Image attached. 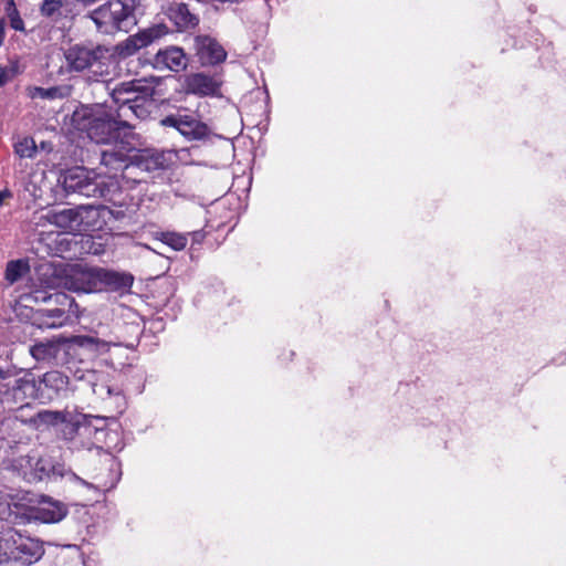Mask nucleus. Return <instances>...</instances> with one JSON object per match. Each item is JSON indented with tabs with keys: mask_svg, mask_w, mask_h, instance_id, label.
<instances>
[{
	"mask_svg": "<svg viewBox=\"0 0 566 566\" xmlns=\"http://www.w3.org/2000/svg\"><path fill=\"white\" fill-rule=\"evenodd\" d=\"M12 551L13 560L25 565L33 564L43 555V547L39 541L22 537L20 534H18L17 542Z\"/></svg>",
	"mask_w": 566,
	"mask_h": 566,
	"instance_id": "nucleus-12",
	"label": "nucleus"
},
{
	"mask_svg": "<svg viewBox=\"0 0 566 566\" xmlns=\"http://www.w3.org/2000/svg\"><path fill=\"white\" fill-rule=\"evenodd\" d=\"M168 19L177 27L178 30L185 31L195 28L199 19L190 12L188 6L182 2H172L166 10Z\"/></svg>",
	"mask_w": 566,
	"mask_h": 566,
	"instance_id": "nucleus-15",
	"label": "nucleus"
},
{
	"mask_svg": "<svg viewBox=\"0 0 566 566\" xmlns=\"http://www.w3.org/2000/svg\"><path fill=\"white\" fill-rule=\"evenodd\" d=\"M4 11L10 21V27L15 30L23 32L25 30L24 22L17 9L14 0H4Z\"/></svg>",
	"mask_w": 566,
	"mask_h": 566,
	"instance_id": "nucleus-28",
	"label": "nucleus"
},
{
	"mask_svg": "<svg viewBox=\"0 0 566 566\" xmlns=\"http://www.w3.org/2000/svg\"><path fill=\"white\" fill-rule=\"evenodd\" d=\"M28 298H33L35 302H54L59 305H65L66 303L72 304V301L64 293L48 294L43 291H34Z\"/></svg>",
	"mask_w": 566,
	"mask_h": 566,
	"instance_id": "nucleus-30",
	"label": "nucleus"
},
{
	"mask_svg": "<svg viewBox=\"0 0 566 566\" xmlns=\"http://www.w3.org/2000/svg\"><path fill=\"white\" fill-rule=\"evenodd\" d=\"M61 352L66 353L65 342L59 339H49L45 342H39L32 345L29 349L30 355L36 361H51L57 359Z\"/></svg>",
	"mask_w": 566,
	"mask_h": 566,
	"instance_id": "nucleus-17",
	"label": "nucleus"
},
{
	"mask_svg": "<svg viewBox=\"0 0 566 566\" xmlns=\"http://www.w3.org/2000/svg\"><path fill=\"white\" fill-rule=\"evenodd\" d=\"M155 239L161 241L175 251L184 250L188 242L187 234L170 231L158 232L155 234Z\"/></svg>",
	"mask_w": 566,
	"mask_h": 566,
	"instance_id": "nucleus-25",
	"label": "nucleus"
},
{
	"mask_svg": "<svg viewBox=\"0 0 566 566\" xmlns=\"http://www.w3.org/2000/svg\"><path fill=\"white\" fill-rule=\"evenodd\" d=\"M219 90L220 82L210 75L196 73L187 76L186 78L187 93L198 96H211L217 95Z\"/></svg>",
	"mask_w": 566,
	"mask_h": 566,
	"instance_id": "nucleus-13",
	"label": "nucleus"
},
{
	"mask_svg": "<svg viewBox=\"0 0 566 566\" xmlns=\"http://www.w3.org/2000/svg\"><path fill=\"white\" fill-rule=\"evenodd\" d=\"M187 56L179 46H168L159 50L153 57L151 64L158 71L169 70L179 72L187 66Z\"/></svg>",
	"mask_w": 566,
	"mask_h": 566,
	"instance_id": "nucleus-10",
	"label": "nucleus"
},
{
	"mask_svg": "<svg viewBox=\"0 0 566 566\" xmlns=\"http://www.w3.org/2000/svg\"><path fill=\"white\" fill-rule=\"evenodd\" d=\"M136 159L137 165L148 171L164 167L163 158L159 155L142 153L136 157Z\"/></svg>",
	"mask_w": 566,
	"mask_h": 566,
	"instance_id": "nucleus-33",
	"label": "nucleus"
},
{
	"mask_svg": "<svg viewBox=\"0 0 566 566\" xmlns=\"http://www.w3.org/2000/svg\"><path fill=\"white\" fill-rule=\"evenodd\" d=\"M128 148L117 147L115 144L114 147L102 151L101 163L106 168H109L111 171L117 172L122 169L128 168Z\"/></svg>",
	"mask_w": 566,
	"mask_h": 566,
	"instance_id": "nucleus-20",
	"label": "nucleus"
},
{
	"mask_svg": "<svg viewBox=\"0 0 566 566\" xmlns=\"http://www.w3.org/2000/svg\"><path fill=\"white\" fill-rule=\"evenodd\" d=\"M84 119L86 123L83 124V128L88 138L96 144H117L119 129L127 127L117 115L114 116L102 107L85 114Z\"/></svg>",
	"mask_w": 566,
	"mask_h": 566,
	"instance_id": "nucleus-5",
	"label": "nucleus"
},
{
	"mask_svg": "<svg viewBox=\"0 0 566 566\" xmlns=\"http://www.w3.org/2000/svg\"><path fill=\"white\" fill-rule=\"evenodd\" d=\"M72 478L75 479L76 481H78L80 483H82L83 485H90L86 481L80 479L78 476H76L75 474L72 473Z\"/></svg>",
	"mask_w": 566,
	"mask_h": 566,
	"instance_id": "nucleus-37",
	"label": "nucleus"
},
{
	"mask_svg": "<svg viewBox=\"0 0 566 566\" xmlns=\"http://www.w3.org/2000/svg\"><path fill=\"white\" fill-rule=\"evenodd\" d=\"M29 271V265L22 260L10 261L6 269V280L13 284Z\"/></svg>",
	"mask_w": 566,
	"mask_h": 566,
	"instance_id": "nucleus-27",
	"label": "nucleus"
},
{
	"mask_svg": "<svg viewBox=\"0 0 566 566\" xmlns=\"http://www.w3.org/2000/svg\"><path fill=\"white\" fill-rule=\"evenodd\" d=\"M29 96L32 99L42 98V99H62L70 94V90L64 86H52V87H30L28 90Z\"/></svg>",
	"mask_w": 566,
	"mask_h": 566,
	"instance_id": "nucleus-22",
	"label": "nucleus"
},
{
	"mask_svg": "<svg viewBox=\"0 0 566 566\" xmlns=\"http://www.w3.org/2000/svg\"><path fill=\"white\" fill-rule=\"evenodd\" d=\"M88 17L104 34L127 31L135 24L134 8L129 1L109 0L93 10Z\"/></svg>",
	"mask_w": 566,
	"mask_h": 566,
	"instance_id": "nucleus-4",
	"label": "nucleus"
},
{
	"mask_svg": "<svg viewBox=\"0 0 566 566\" xmlns=\"http://www.w3.org/2000/svg\"><path fill=\"white\" fill-rule=\"evenodd\" d=\"M38 316L41 325L48 328L61 327L65 321V312L62 308L41 310Z\"/></svg>",
	"mask_w": 566,
	"mask_h": 566,
	"instance_id": "nucleus-24",
	"label": "nucleus"
},
{
	"mask_svg": "<svg viewBox=\"0 0 566 566\" xmlns=\"http://www.w3.org/2000/svg\"><path fill=\"white\" fill-rule=\"evenodd\" d=\"M166 127L176 128L188 139H201L208 135V127L193 114L177 113L160 120Z\"/></svg>",
	"mask_w": 566,
	"mask_h": 566,
	"instance_id": "nucleus-9",
	"label": "nucleus"
},
{
	"mask_svg": "<svg viewBox=\"0 0 566 566\" xmlns=\"http://www.w3.org/2000/svg\"><path fill=\"white\" fill-rule=\"evenodd\" d=\"M6 513H7V511H6V510L0 511V515H1V516H4V515H6Z\"/></svg>",
	"mask_w": 566,
	"mask_h": 566,
	"instance_id": "nucleus-38",
	"label": "nucleus"
},
{
	"mask_svg": "<svg viewBox=\"0 0 566 566\" xmlns=\"http://www.w3.org/2000/svg\"><path fill=\"white\" fill-rule=\"evenodd\" d=\"M6 36V22L3 19L0 20V46L2 45Z\"/></svg>",
	"mask_w": 566,
	"mask_h": 566,
	"instance_id": "nucleus-36",
	"label": "nucleus"
},
{
	"mask_svg": "<svg viewBox=\"0 0 566 566\" xmlns=\"http://www.w3.org/2000/svg\"><path fill=\"white\" fill-rule=\"evenodd\" d=\"M134 277L129 273H120L102 269L101 291H126L133 285Z\"/></svg>",
	"mask_w": 566,
	"mask_h": 566,
	"instance_id": "nucleus-21",
	"label": "nucleus"
},
{
	"mask_svg": "<svg viewBox=\"0 0 566 566\" xmlns=\"http://www.w3.org/2000/svg\"><path fill=\"white\" fill-rule=\"evenodd\" d=\"M66 66L70 71L83 72L88 70L92 73L90 78L105 81L109 74L107 71L111 61L109 51L102 45L75 44L64 53Z\"/></svg>",
	"mask_w": 566,
	"mask_h": 566,
	"instance_id": "nucleus-3",
	"label": "nucleus"
},
{
	"mask_svg": "<svg viewBox=\"0 0 566 566\" xmlns=\"http://www.w3.org/2000/svg\"><path fill=\"white\" fill-rule=\"evenodd\" d=\"M12 76L10 75V71L6 70L4 66H0V87L8 83Z\"/></svg>",
	"mask_w": 566,
	"mask_h": 566,
	"instance_id": "nucleus-35",
	"label": "nucleus"
},
{
	"mask_svg": "<svg viewBox=\"0 0 566 566\" xmlns=\"http://www.w3.org/2000/svg\"><path fill=\"white\" fill-rule=\"evenodd\" d=\"M41 283L49 289L65 287L75 292L101 291L102 269L84 268L82 265L71 266L64 270L65 275L52 264H42L39 269Z\"/></svg>",
	"mask_w": 566,
	"mask_h": 566,
	"instance_id": "nucleus-2",
	"label": "nucleus"
},
{
	"mask_svg": "<svg viewBox=\"0 0 566 566\" xmlns=\"http://www.w3.org/2000/svg\"><path fill=\"white\" fill-rule=\"evenodd\" d=\"M169 32L167 25L154 24L149 28L143 29L139 32L129 35L126 40L118 43L116 51L122 57H128L134 55L139 50L151 45L159 41L161 38L167 35Z\"/></svg>",
	"mask_w": 566,
	"mask_h": 566,
	"instance_id": "nucleus-8",
	"label": "nucleus"
},
{
	"mask_svg": "<svg viewBox=\"0 0 566 566\" xmlns=\"http://www.w3.org/2000/svg\"><path fill=\"white\" fill-rule=\"evenodd\" d=\"M39 426H55L65 421V415L61 411L44 410L36 415Z\"/></svg>",
	"mask_w": 566,
	"mask_h": 566,
	"instance_id": "nucleus-31",
	"label": "nucleus"
},
{
	"mask_svg": "<svg viewBox=\"0 0 566 566\" xmlns=\"http://www.w3.org/2000/svg\"><path fill=\"white\" fill-rule=\"evenodd\" d=\"M14 153L20 158H33L36 154V145L33 138L24 137L14 144Z\"/></svg>",
	"mask_w": 566,
	"mask_h": 566,
	"instance_id": "nucleus-32",
	"label": "nucleus"
},
{
	"mask_svg": "<svg viewBox=\"0 0 566 566\" xmlns=\"http://www.w3.org/2000/svg\"><path fill=\"white\" fill-rule=\"evenodd\" d=\"M12 392L14 399L18 401L25 399H44V390H41L40 381L38 382L30 374L14 381Z\"/></svg>",
	"mask_w": 566,
	"mask_h": 566,
	"instance_id": "nucleus-16",
	"label": "nucleus"
},
{
	"mask_svg": "<svg viewBox=\"0 0 566 566\" xmlns=\"http://www.w3.org/2000/svg\"><path fill=\"white\" fill-rule=\"evenodd\" d=\"M66 509L63 504L54 501H42L40 505L33 510L32 518L42 523H57L66 516Z\"/></svg>",
	"mask_w": 566,
	"mask_h": 566,
	"instance_id": "nucleus-19",
	"label": "nucleus"
},
{
	"mask_svg": "<svg viewBox=\"0 0 566 566\" xmlns=\"http://www.w3.org/2000/svg\"><path fill=\"white\" fill-rule=\"evenodd\" d=\"M74 343L81 347L90 348L95 350L98 354H104L109 350L111 343L105 342L99 338L91 337V336H76L74 338Z\"/></svg>",
	"mask_w": 566,
	"mask_h": 566,
	"instance_id": "nucleus-26",
	"label": "nucleus"
},
{
	"mask_svg": "<svg viewBox=\"0 0 566 566\" xmlns=\"http://www.w3.org/2000/svg\"><path fill=\"white\" fill-rule=\"evenodd\" d=\"M4 69L10 71L12 78L20 73L19 62L17 60H10L9 64L4 66Z\"/></svg>",
	"mask_w": 566,
	"mask_h": 566,
	"instance_id": "nucleus-34",
	"label": "nucleus"
},
{
	"mask_svg": "<svg viewBox=\"0 0 566 566\" xmlns=\"http://www.w3.org/2000/svg\"><path fill=\"white\" fill-rule=\"evenodd\" d=\"M67 0H43L40 6L42 17L54 19L61 15V9L66 4Z\"/></svg>",
	"mask_w": 566,
	"mask_h": 566,
	"instance_id": "nucleus-29",
	"label": "nucleus"
},
{
	"mask_svg": "<svg viewBox=\"0 0 566 566\" xmlns=\"http://www.w3.org/2000/svg\"><path fill=\"white\" fill-rule=\"evenodd\" d=\"M70 384L69 376L64 375L59 370L46 371L40 378V385L44 387V399H53L57 397L62 391L67 389Z\"/></svg>",
	"mask_w": 566,
	"mask_h": 566,
	"instance_id": "nucleus-18",
	"label": "nucleus"
},
{
	"mask_svg": "<svg viewBox=\"0 0 566 566\" xmlns=\"http://www.w3.org/2000/svg\"><path fill=\"white\" fill-rule=\"evenodd\" d=\"M67 193H80L85 197H103L105 195L104 178L84 167H74L62 174L60 179Z\"/></svg>",
	"mask_w": 566,
	"mask_h": 566,
	"instance_id": "nucleus-6",
	"label": "nucleus"
},
{
	"mask_svg": "<svg viewBox=\"0 0 566 566\" xmlns=\"http://www.w3.org/2000/svg\"><path fill=\"white\" fill-rule=\"evenodd\" d=\"M155 85L154 78H136L116 84L112 88L111 96L117 105V116L127 128L133 126L132 118L145 119L149 116Z\"/></svg>",
	"mask_w": 566,
	"mask_h": 566,
	"instance_id": "nucleus-1",
	"label": "nucleus"
},
{
	"mask_svg": "<svg viewBox=\"0 0 566 566\" xmlns=\"http://www.w3.org/2000/svg\"><path fill=\"white\" fill-rule=\"evenodd\" d=\"M73 377L78 381L87 382L92 391L102 399L112 395V388L107 384V376L104 373L91 369H76L73 373Z\"/></svg>",
	"mask_w": 566,
	"mask_h": 566,
	"instance_id": "nucleus-14",
	"label": "nucleus"
},
{
	"mask_svg": "<svg viewBox=\"0 0 566 566\" xmlns=\"http://www.w3.org/2000/svg\"><path fill=\"white\" fill-rule=\"evenodd\" d=\"M196 49L203 65H216L222 63L227 57L223 46L210 36H197Z\"/></svg>",
	"mask_w": 566,
	"mask_h": 566,
	"instance_id": "nucleus-11",
	"label": "nucleus"
},
{
	"mask_svg": "<svg viewBox=\"0 0 566 566\" xmlns=\"http://www.w3.org/2000/svg\"><path fill=\"white\" fill-rule=\"evenodd\" d=\"M18 533L10 530L0 536V566L13 560V548Z\"/></svg>",
	"mask_w": 566,
	"mask_h": 566,
	"instance_id": "nucleus-23",
	"label": "nucleus"
},
{
	"mask_svg": "<svg viewBox=\"0 0 566 566\" xmlns=\"http://www.w3.org/2000/svg\"><path fill=\"white\" fill-rule=\"evenodd\" d=\"M98 217L97 210L92 206H78L75 208L52 211L46 219L50 223L70 233H80L91 230Z\"/></svg>",
	"mask_w": 566,
	"mask_h": 566,
	"instance_id": "nucleus-7",
	"label": "nucleus"
}]
</instances>
